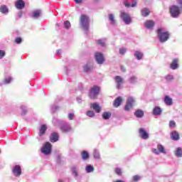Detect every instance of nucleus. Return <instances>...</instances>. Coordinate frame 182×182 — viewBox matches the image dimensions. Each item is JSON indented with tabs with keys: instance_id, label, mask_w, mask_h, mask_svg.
Listing matches in <instances>:
<instances>
[{
	"instance_id": "45",
	"label": "nucleus",
	"mask_w": 182,
	"mask_h": 182,
	"mask_svg": "<svg viewBox=\"0 0 182 182\" xmlns=\"http://www.w3.org/2000/svg\"><path fill=\"white\" fill-rule=\"evenodd\" d=\"M133 181L137 182L140 180V176L138 175L134 176L132 178Z\"/></svg>"
},
{
	"instance_id": "47",
	"label": "nucleus",
	"mask_w": 182,
	"mask_h": 182,
	"mask_svg": "<svg viewBox=\"0 0 182 182\" xmlns=\"http://www.w3.org/2000/svg\"><path fill=\"white\" fill-rule=\"evenodd\" d=\"M6 55V53L5 51L0 50V59H2Z\"/></svg>"
},
{
	"instance_id": "4",
	"label": "nucleus",
	"mask_w": 182,
	"mask_h": 182,
	"mask_svg": "<svg viewBox=\"0 0 182 182\" xmlns=\"http://www.w3.org/2000/svg\"><path fill=\"white\" fill-rule=\"evenodd\" d=\"M100 92V87L97 85H93L90 90L89 97L90 99H96Z\"/></svg>"
},
{
	"instance_id": "21",
	"label": "nucleus",
	"mask_w": 182,
	"mask_h": 182,
	"mask_svg": "<svg viewBox=\"0 0 182 182\" xmlns=\"http://www.w3.org/2000/svg\"><path fill=\"white\" fill-rule=\"evenodd\" d=\"M91 107L95 110V113H100L102 112V107L96 102L92 104Z\"/></svg>"
},
{
	"instance_id": "9",
	"label": "nucleus",
	"mask_w": 182,
	"mask_h": 182,
	"mask_svg": "<svg viewBox=\"0 0 182 182\" xmlns=\"http://www.w3.org/2000/svg\"><path fill=\"white\" fill-rule=\"evenodd\" d=\"M121 18L126 25H129L130 22H132V18H130V15L126 12H121Z\"/></svg>"
},
{
	"instance_id": "12",
	"label": "nucleus",
	"mask_w": 182,
	"mask_h": 182,
	"mask_svg": "<svg viewBox=\"0 0 182 182\" xmlns=\"http://www.w3.org/2000/svg\"><path fill=\"white\" fill-rule=\"evenodd\" d=\"M139 133L140 137L143 139V140H147L149 137V133H147V132H146V130H144L143 128L139 129Z\"/></svg>"
},
{
	"instance_id": "32",
	"label": "nucleus",
	"mask_w": 182,
	"mask_h": 182,
	"mask_svg": "<svg viewBox=\"0 0 182 182\" xmlns=\"http://www.w3.org/2000/svg\"><path fill=\"white\" fill-rule=\"evenodd\" d=\"M71 171L73 176H75V178L79 176V173H77V167H76V166H73L71 168Z\"/></svg>"
},
{
	"instance_id": "5",
	"label": "nucleus",
	"mask_w": 182,
	"mask_h": 182,
	"mask_svg": "<svg viewBox=\"0 0 182 182\" xmlns=\"http://www.w3.org/2000/svg\"><path fill=\"white\" fill-rule=\"evenodd\" d=\"M151 151H152V153H154V154H156V156H159V154H160V153L162 154H167V151L166 150L164 146H163V145H161L160 144H159L157 145V149L152 148Z\"/></svg>"
},
{
	"instance_id": "33",
	"label": "nucleus",
	"mask_w": 182,
	"mask_h": 182,
	"mask_svg": "<svg viewBox=\"0 0 182 182\" xmlns=\"http://www.w3.org/2000/svg\"><path fill=\"white\" fill-rule=\"evenodd\" d=\"M0 12H1V14H8V12H9V9L6 5H1L0 6Z\"/></svg>"
},
{
	"instance_id": "24",
	"label": "nucleus",
	"mask_w": 182,
	"mask_h": 182,
	"mask_svg": "<svg viewBox=\"0 0 182 182\" xmlns=\"http://www.w3.org/2000/svg\"><path fill=\"white\" fill-rule=\"evenodd\" d=\"M129 82L132 85H136V83L139 82V78H137V76L136 75H132L129 78Z\"/></svg>"
},
{
	"instance_id": "57",
	"label": "nucleus",
	"mask_w": 182,
	"mask_h": 182,
	"mask_svg": "<svg viewBox=\"0 0 182 182\" xmlns=\"http://www.w3.org/2000/svg\"><path fill=\"white\" fill-rule=\"evenodd\" d=\"M23 114H26V110H23Z\"/></svg>"
},
{
	"instance_id": "27",
	"label": "nucleus",
	"mask_w": 182,
	"mask_h": 182,
	"mask_svg": "<svg viewBox=\"0 0 182 182\" xmlns=\"http://www.w3.org/2000/svg\"><path fill=\"white\" fill-rule=\"evenodd\" d=\"M42 15V11L38 9L33 11V18L38 19Z\"/></svg>"
},
{
	"instance_id": "48",
	"label": "nucleus",
	"mask_w": 182,
	"mask_h": 182,
	"mask_svg": "<svg viewBox=\"0 0 182 182\" xmlns=\"http://www.w3.org/2000/svg\"><path fill=\"white\" fill-rule=\"evenodd\" d=\"M64 28H65V29H69V21H65Z\"/></svg>"
},
{
	"instance_id": "39",
	"label": "nucleus",
	"mask_w": 182,
	"mask_h": 182,
	"mask_svg": "<svg viewBox=\"0 0 182 182\" xmlns=\"http://www.w3.org/2000/svg\"><path fill=\"white\" fill-rule=\"evenodd\" d=\"M87 116H88V117H95V112H93L92 110L87 111Z\"/></svg>"
},
{
	"instance_id": "44",
	"label": "nucleus",
	"mask_w": 182,
	"mask_h": 182,
	"mask_svg": "<svg viewBox=\"0 0 182 182\" xmlns=\"http://www.w3.org/2000/svg\"><path fill=\"white\" fill-rule=\"evenodd\" d=\"M115 173L117 176H122V169H120V168H116Z\"/></svg>"
},
{
	"instance_id": "10",
	"label": "nucleus",
	"mask_w": 182,
	"mask_h": 182,
	"mask_svg": "<svg viewBox=\"0 0 182 182\" xmlns=\"http://www.w3.org/2000/svg\"><path fill=\"white\" fill-rule=\"evenodd\" d=\"M12 173L15 177H19V176L22 174V168H21V166L16 165L12 169Z\"/></svg>"
},
{
	"instance_id": "22",
	"label": "nucleus",
	"mask_w": 182,
	"mask_h": 182,
	"mask_svg": "<svg viewBox=\"0 0 182 182\" xmlns=\"http://www.w3.org/2000/svg\"><path fill=\"white\" fill-rule=\"evenodd\" d=\"M134 56L137 60H141L143 59L144 54L139 50H136L134 53Z\"/></svg>"
},
{
	"instance_id": "53",
	"label": "nucleus",
	"mask_w": 182,
	"mask_h": 182,
	"mask_svg": "<svg viewBox=\"0 0 182 182\" xmlns=\"http://www.w3.org/2000/svg\"><path fill=\"white\" fill-rule=\"evenodd\" d=\"M121 70L122 72H126V69H124V67L121 66Z\"/></svg>"
},
{
	"instance_id": "19",
	"label": "nucleus",
	"mask_w": 182,
	"mask_h": 182,
	"mask_svg": "<svg viewBox=\"0 0 182 182\" xmlns=\"http://www.w3.org/2000/svg\"><path fill=\"white\" fill-rule=\"evenodd\" d=\"M164 102L166 106H172L173 105V99L168 95H166L164 97Z\"/></svg>"
},
{
	"instance_id": "42",
	"label": "nucleus",
	"mask_w": 182,
	"mask_h": 182,
	"mask_svg": "<svg viewBox=\"0 0 182 182\" xmlns=\"http://www.w3.org/2000/svg\"><path fill=\"white\" fill-rule=\"evenodd\" d=\"M15 43H17V45H19V43H22V38L21 37H17L15 41H14Z\"/></svg>"
},
{
	"instance_id": "30",
	"label": "nucleus",
	"mask_w": 182,
	"mask_h": 182,
	"mask_svg": "<svg viewBox=\"0 0 182 182\" xmlns=\"http://www.w3.org/2000/svg\"><path fill=\"white\" fill-rule=\"evenodd\" d=\"M108 18L111 25H116V19H114V14H109Z\"/></svg>"
},
{
	"instance_id": "2",
	"label": "nucleus",
	"mask_w": 182,
	"mask_h": 182,
	"mask_svg": "<svg viewBox=\"0 0 182 182\" xmlns=\"http://www.w3.org/2000/svg\"><path fill=\"white\" fill-rule=\"evenodd\" d=\"M90 23V20L89 19V16L85 14H82L80 18V25L82 29H83L86 35H87V32H89Z\"/></svg>"
},
{
	"instance_id": "56",
	"label": "nucleus",
	"mask_w": 182,
	"mask_h": 182,
	"mask_svg": "<svg viewBox=\"0 0 182 182\" xmlns=\"http://www.w3.org/2000/svg\"><path fill=\"white\" fill-rule=\"evenodd\" d=\"M114 182H124V181L122 180H117V181H115Z\"/></svg>"
},
{
	"instance_id": "6",
	"label": "nucleus",
	"mask_w": 182,
	"mask_h": 182,
	"mask_svg": "<svg viewBox=\"0 0 182 182\" xmlns=\"http://www.w3.org/2000/svg\"><path fill=\"white\" fill-rule=\"evenodd\" d=\"M41 151L46 156H48L52 153V144L50 142H46L41 149Z\"/></svg>"
},
{
	"instance_id": "16",
	"label": "nucleus",
	"mask_w": 182,
	"mask_h": 182,
	"mask_svg": "<svg viewBox=\"0 0 182 182\" xmlns=\"http://www.w3.org/2000/svg\"><path fill=\"white\" fill-rule=\"evenodd\" d=\"M152 113L154 116H160L163 113V109H161V107L156 106L154 108Z\"/></svg>"
},
{
	"instance_id": "28",
	"label": "nucleus",
	"mask_w": 182,
	"mask_h": 182,
	"mask_svg": "<svg viewBox=\"0 0 182 182\" xmlns=\"http://www.w3.org/2000/svg\"><path fill=\"white\" fill-rule=\"evenodd\" d=\"M141 14L144 17L149 16L150 15V10L147 8H144L141 10Z\"/></svg>"
},
{
	"instance_id": "50",
	"label": "nucleus",
	"mask_w": 182,
	"mask_h": 182,
	"mask_svg": "<svg viewBox=\"0 0 182 182\" xmlns=\"http://www.w3.org/2000/svg\"><path fill=\"white\" fill-rule=\"evenodd\" d=\"M73 117H75V114H73V113H70V114H69V119H70V120H73Z\"/></svg>"
},
{
	"instance_id": "1",
	"label": "nucleus",
	"mask_w": 182,
	"mask_h": 182,
	"mask_svg": "<svg viewBox=\"0 0 182 182\" xmlns=\"http://www.w3.org/2000/svg\"><path fill=\"white\" fill-rule=\"evenodd\" d=\"M157 35L159 42L164 43L170 39V33L167 31L166 28H159L157 30Z\"/></svg>"
},
{
	"instance_id": "23",
	"label": "nucleus",
	"mask_w": 182,
	"mask_h": 182,
	"mask_svg": "<svg viewBox=\"0 0 182 182\" xmlns=\"http://www.w3.org/2000/svg\"><path fill=\"white\" fill-rule=\"evenodd\" d=\"M124 5L126 8H134L137 5V2L134 1L132 4H130L129 1H125L124 2Z\"/></svg>"
},
{
	"instance_id": "41",
	"label": "nucleus",
	"mask_w": 182,
	"mask_h": 182,
	"mask_svg": "<svg viewBox=\"0 0 182 182\" xmlns=\"http://www.w3.org/2000/svg\"><path fill=\"white\" fill-rule=\"evenodd\" d=\"M176 4H178L179 9L182 12V0H176Z\"/></svg>"
},
{
	"instance_id": "46",
	"label": "nucleus",
	"mask_w": 182,
	"mask_h": 182,
	"mask_svg": "<svg viewBox=\"0 0 182 182\" xmlns=\"http://www.w3.org/2000/svg\"><path fill=\"white\" fill-rule=\"evenodd\" d=\"M11 80H12V78H11V77L6 78L4 80L5 85H8V83H11Z\"/></svg>"
},
{
	"instance_id": "7",
	"label": "nucleus",
	"mask_w": 182,
	"mask_h": 182,
	"mask_svg": "<svg viewBox=\"0 0 182 182\" xmlns=\"http://www.w3.org/2000/svg\"><path fill=\"white\" fill-rule=\"evenodd\" d=\"M95 58L98 65H103L105 63V55L100 52H97L95 54Z\"/></svg>"
},
{
	"instance_id": "18",
	"label": "nucleus",
	"mask_w": 182,
	"mask_h": 182,
	"mask_svg": "<svg viewBox=\"0 0 182 182\" xmlns=\"http://www.w3.org/2000/svg\"><path fill=\"white\" fill-rule=\"evenodd\" d=\"M154 25L155 23L152 20H147L144 23V26L146 29H151L152 28H154Z\"/></svg>"
},
{
	"instance_id": "8",
	"label": "nucleus",
	"mask_w": 182,
	"mask_h": 182,
	"mask_svg": "<svg viewBox=\"0 0 182 182\" xmlns=\"http://www.w3.org/2000/svg\"><path fill=\"white\" fill-rule=\"evenodd\" d=\"M134 103V98L133 97H129L127 100V104L124 107V110L129 112L131 109H133V105Z\"/></svg>"
},
{
	"instance_id": "40",
	"label": "nucleus",
	"mask_w": 182,
	"mask_h": 182,
	"mask_svg": "<svg viewBox=\"0 0 182 182\" xmlns=\"http://www.w3.org/2000/svg\"><path fill=\"white\" fill-rule=\"evenodd\" d=\"M165 79L168 82H170V80H173V79H174V77L172 75H168L165 77Z\"/></svg>"
},
{
	"instance_id": "37",
	"label": "nucleus",
	"mask_w": 182,
	"mask_h": 182,
	"mask_svg": "<svg viewBox=\"0 0 182 182\" xmlns=\"http://www.w3.org/2000/svg\"><path fill=\"white\" fill-rule=\"evenodd\" d=\"M96 43L100 46H102V48H105L106 46V42L105 41V39H99L96 41Z\"/></svg>"
},
{
	"instance_id": "29",
	"label": "nucleus",
	"mask_w": 182,
	"mask_h": 182,
	"mask_svg": "<svg viewBox=\"0 0 182 182\" xmlns=\"http://www.w3.org/2000/svg\"><path fill=\"white\" fill-rule=\"evenodd\" d=\"M175 156L178 158L182 157V148L181 147H178L176 149Z\"/></svg>"
},
{
	"instance_id": "55",
	"label": "nucleus",
	"mask_w": 182,
	"mask_h": 182,
	"mask_svg": "<svg viewBox=\"0 0 182 182\" xmlns=\"http://www.w3.org/2000/svg\"><path fill=\"white\" fill-rule=\"evenodd\" d=\"M61 52H62V50H57V53H58V55H59L60 53H61Z\"/></svg>"
},
{
	"instance_id": "35",
	"label": "nucleus",
	"mask_w": 182,
	"mask_h": 182,
	"mask_svg": "<svg viewBox=\"0 0 182 182\" xmlns=\"http://www.w3.org/2000/svg\"><path fill=\"white\" fill-rule=\"evenodd\" d=\"M86 173H93L95 171V167L93 166L88 164L85 166Z\"/></svg>"
},
{
	"instance_id": "26",
	"label": "nucleus",
	"mask_w": 182,
	"mask_h": 182,
	"mask_svg": "<svg viewBox=\"0 0 182 182\" xmlns=\"http://www.w3.org/2000/svg\"><path fill=\"white\" fill-rule=\"evenodd\" d=\"M93 70V66L89 64H86L85 65L83 66V70L86 73H89V72H92Z\"/></svg>"
},
{
	"instance_id": "51",
	"label": "nucleus",
	"mask_w": 182,
	"mask_h": 182,
	"mask_svg": "<svg viewBox=\"0 0 182 182\" xmlns=\"http://www.w3.org/2000/svg\"><path fill=\"white\" fill-rule=\"evenodd\" d=\"M77 103H82V98L77 97Z\"/></svg>"
},
{
	"instance_id": "58",
	"label": "nucleus",
	"mask_w": 182,
	"mask_h": 182,
	"mask_svg": "<svg viewBox=\"0 0 182 182\" xmlns=\"http://www.w3.org/2000/svg\"><path fill=\"white\" fill-rule=\"evenodd\" d=\"M69 130H70V127L69 128Z\"/></svg>"
},
{
	"instance_id": "52",
	"label": "nucleus",
	"mask_w": 182,
	"mask_h": 182,
	"mask_svg": "<svg viewBox=\"0 0 182 182\" xmlns=\"http://www.w3.org/2000/svg\"><path fill=\"white\" fill-rule=\"evenodd\" d=\"M75 4H82V0H74Z\"/></svg>"
},
{
	"instance_id": "20",
	"label": "nucleus",
	"mask_w": 182,
	"mask_h": 182,
	"mask_svg": "<svg viewBox=\"0 0 182 182\" xmlns=\"http://www.w3.org/2000/svg\"><path fill=\"white\" fill-rule=\"evenodd\" d=\"M81 159L83 161H86V160H89L90 159V155H89V152L87 151H82L81 152Z\"/></svg>"
},
{
	"instance_id": "49",
	"label": "nucleus",
	"mask_w": 182,
	"mask_h": 182,
	"mask_svg": "<svg viewBox=\"0 0 182 182\" xmlns=\"http://www.w3.org/2000/svg\"><path fill=\"white\" fill-rule=\"evenodd\" d=\"M176 126V122L170 121L169 122V127H174Z\"/></svg>"
},
{
	"instance_id": "54",
	"label": "nucleus",
	"mask_w": 182,
	"mask_h": 182,
	"mask_svg": "<svg viewBox=\"0 0 182 182\" xmlns=\"http://www.w3.org/2000/svg\"><path fill=\"white\" fill-rule=\"evenodd\" d=\"M80 90H83V85H80Z\"/></svg>"
},
{
	"instance_id": "17",
	"label": "nucleus",
	"mask_w": 182,
	"mask_h": 182,
	"mask_svg": "<svg viewBox=\"0 0 182 182\" xmlns=\"http://www.w3.org/2000/svg\"><path fill=\"white\" fill-rule=\"evenodd\" d=\"M171 140H174L175 141H177V140H180V135L178 134V132L177 131H173L171 133Z\"/></svg>"
},
{
	"instance_id": "3",
	"label": "nucleus",
	"mask_w": 182,
	"mask_h": 182,
	"mask_svg": "<svg viewBox=\"0 0 182 182\" xmlns=\"http://www.w3.org/2000/svg\"><path fill=\"white\" fill-rule=\"evenodd\" d=\"M169 12L172 18H178L181 15L182 11L177 5H172L169 7Z\"/></svg>"
},
{
	"instance_id": "43",
	"label": "nucleus",
	"mask_w": 182,
	"mask_h": 182,
	"mask_svg": "<svg viewBox=\"0 0 182 182\" xmlns=\"http://www.w3.org/2000/svg\"><path fill=\"white\" fill-rule=\"evenodd\" d=\"M127 52V50L124 48H119V53L120 55H124Z\"/></svg>"
},
{
	"instance_id": "38",
	"label": "nucleus",
	"mask_w": 182,
	"mask_h": 182,
	"mask_svg": "<svg viewBox=\"0 0 182 182\" xmlns=\"http://www.w3.org/2000/svg\"><path fill=\"white\" fill-rule=\"evenodd\" d=\"M93 156L95 160H100V152L97 151V149L94 150Z\"/></svg>"
},
{
	"instance_id": "14",
	"label": "nucleus",
	"mask_w": 182,
	"mask_h": 182,
	"mask_svg": "<svg viewBox=\"0 0 182 182\" xmlns=\"http://www.w3.org/2000/svg\"><path fill=\"white\" fill-rule=\"evenodd\" d=\"M15 6L17 9H23L25 8V1L23 0H18L16 2Z\"/></svg>"
},
{
	"instance_id": "36",
	"label": "nucleus",
	"mask_w": 182,
	"mask_h": 182,
	"mask_svg": "<svg viewBox=\"0 0 182 182\" xmlns=\"http://www.w3.org/2000/svg\"><path fill=\"white\" fill-rule=\"evenodd\" d=\"M122 105V98L121 97H118L114 102V106L115 107H119Z\"/></svg>"
},
{
	"instance_id": "34",
	"label": "nucleus",
	"mask_w": 182,
	"mask_h": 182,
	"mask_svg": "<svg viewBox=\"0 0 182 182\" xmlns=\"http://www.w3.org/2000/svg\"><path fill=\"white\" fill-rule=\"evenodd\" d=\"M48 129V127H46V124L41 125L40 128V132H39V136H43V134H45V132Z\"/></svg>"
},
{
	"instance_id": "11",
	"label": "nucleus",
	"mask_w": 182,
	"mask_h": 182,
	"mask_svg": "<svg viewBox=\"0 0 182 182\" xmlns=\"http://www.w3.org/2000/svg\"><path fill=\"white\" fill-rule=\"evenodd\" d=\"M178 62V58H173L171 63L170 64V69H172V70H176V69H178V68H180Z\"/></svg>"
},
{
	"instance_id": "15",
	"label": "nucleus",
	"mask_w": 182,
	"mask_h": 182,
	"mask_svg": "<svg viewBox=\"0 0 182 182\" xmlns=\"http://www.w3.org/2000/svg\"><path fill=\"white\" fill-rule=\"evenodd\" d=\"M58 140H59V134L56 132L51 134L50 136V141H51V143H55Z\"/></svg>"
},
{
	"instance_id": "31",
	"label": "nucleus",
	"mask_w": 182,
	"mask_h": 182,
	"mask_svg": "<svg viewBox=\"0 0 182 182\" xmlns=\"http://www.w3.org/2000/svg\"><path fill=\"white\" fill-rule=\"evenodd\" d=\"M110 117H112L111 112H105L102 113V119H104V120H109V119H110Z\"/></svg>"
},
{
	"instance_id": "25",
	"label": "nucleus",
	"mask_w": 182,
	"mask_h": 182,
	"mask_svg": "<svg viewBox=\"0 0 182 182\" xmlns=\"http://www.w3.org/2000/svg\"><path fill=\"white\" fill-rule=\"evenodd\" d=\"M134 116H136V117H138V119H141V117L144 116V112H143V110L141 109H138L135 111Z\"/></svg>"
},
{
	"instance_id": "13",
	"label": "nucleus",
	"mask_w": 182,
	"mask_h": 182,
	"mask_svg": "<svg viewBox=\"0 0 182 182\" xmlns=\"http://www.w3.org/2000/svg\"><path fill=\"white\" fill-rule=\"evenodd\" d=\"M115 82L117 84V89H122V85H123V78L117 75L114 77Z\"/></svg>"
}]
</instances>
